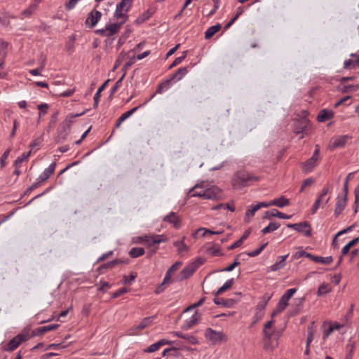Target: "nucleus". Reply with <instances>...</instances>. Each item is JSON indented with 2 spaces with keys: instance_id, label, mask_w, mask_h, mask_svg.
Instances as JSON below:
<instances>
[{
  "instance_id": "10",
  "label": "nucleus",
  "mask_w": 359,
  "mask_h": 359,
  "mask_svg": "<svg viewBox=\"0 0 359 359\" xmlns=\"http://www.w3.org/2000/svg\"><path fill=\"white\" fill-rule=\"evenodd\" d=\"M297 292L296 288L288 289L280 298L277 305L278 311H283L288 305V302L292 295Z\"/></svg>"
},
{
  "instance_id": "17",
  "label": "nucleus",
  "mask_w": 359,
  "mask_h": 359,
  "mask_svg": "<svg viewBox=\"0 0 359 359\" xmlns=\"http://www.w3.org/2000/svg\"><path fill=\"white\" fill-rule=\"evenodd\" d=\"M196 271V267L191 264L187 265L180 273L177 276L178 280H183L189 278Z\"/></svg>"
},
{
  "instance_id": "18",
  "label": "nucleus",
  "mask_w": 359,
  "mask_h": 359,
  "mask_svg": "<svg viewBox=\"0 0 359 359\" xmlns=\"http://www.w3.org/2000/svg\"><path fill=\"white\" fill-rule=\"evenodd\" d=\"M59 327V324H52L42 327H39L33 330L32 336H41L44 334L46 332L57 330Z\"/></svg>"
},
{
  "instance_id": "43",
  "label": "nucleus",
  "mask_w": 359,
  "mask_h": 359,
  "mask_svg": "<svg viewBox=\"0 0 359 359\" xmlns=\"http://www.w3.org/2000/svg\"><path fill=\"white\" fill-rule=\"evenodd\" d=\"M154 317L144 318L140 323L135 327V330H142L152 323Z\"/></svg>"
},
{
  "instance_id": "16",
  "label": "nucleus",
  "mask_w": 359,
  "mask_h": 359,
  "mask_svg": "<svg viewBox=\"0 0 359 359\" xmlns=\"http://www.w3.org/2000/svg\"><path fill=\"white\" fill-rule=\"evenodd\" d=\"M163 222H168L172 224L176 229H179L182 225V220L174 212H170L163 218Z\"/></svg>"
},
{
  "instance_id": "30",
  "label": "nucleus",
  "mask_w": 359,
  "mask_h": 359,
  "mask_svg": "<svg viewBox=\"0 0 359 359\" xmlns=\"http://www.w3.org/2000/svg\"><path fill=\"white\" fill-rule=\"evenodd\" d=\"M288 256H289V254L278 257L279 260L276 261L271 266V271H276L278 270L283 269L285 266V260Z\"/></svg>"
},
{
  "instance_id": "8",
  "label": "nucleus",
  "mask_w": 359,
  "mask_h": 359,
  "mask_svg": "<svg viewBox=\"0 0 359 359\" xmlns=\"http://www.w3.org/2000/svg\"><path fill=\"white\" fill-rule=\"evenodd\" d=\"M287 226L290 229H292L298 232L303 233L306 237L311 236V227L308 222H303L295 224H287Z\"/></svg>"
},
{
  "instance_id": "6",
  "label": "nucleus",
  "mask_w": 359,
  "mask_h": 359,
  "mask_svg": "<svg viewBox=\"0 0 359 359\" xmlns=\"http://www.w3.org/2000/svg\"><path fill=\"white\" fill-rule=\"evenodd\" d=\"M132 4V0H121L117 5L114 16L116 19H121L125 22L128 20V15L126 13L129 10Z\"/></svg>"
},
{
  "instance_id": "11",
  "label": "nucleus",
  "mask_w": 359,
  "mask_h": 359,
  "mask_svg": "<svg viewBox=\"0 0 359 359\" xmlns=\"http://www.w3.org/2000/svg\"><path fill=\"white\" fill-rule=\"evenodd\" d=\"M351 139V136L348 135H343L334 137L330 140V147L331 149L337 148H343L345 147L346 142Z\"/></svg>"
},
{
  "instance_id": "46",
  "label": "nucleus",
  "mask_w": 359,
  "mask_h": 359,
  "mask_svg": "<svg viewBox=\"0 0 359 359\" xmlns=\"http://www.w3.org/2000/svg\"><path fill=\"white\" fill-rule=\"evenodd\" d=\"M144 254V249L142 248H133L129 251V255L133 258H137Z\"/></svg>"
},
{
  "instance_id": "56",
  "label": "nucleus",
  "mask_w": 359,
  "mask_h": 359,
  "mask_svg": "<svg viewBox=\"0 0 359 359\" xmlns=\"http://www.w3.org/2000/svg\"><path fill=\"white\" fill-rule=\"evenodd\" d=\"M125 76V74H123V76L116 82L115 85L112 87L111 89V95H113L115 93L117 90L122 85V81Z\"/></svg>"
},
{
  "instance_id": "20",
  "label": "nucleus",
  "mask_w": 359,
  "mask_h": 359,
  "mask_svg": "<svg viewBox=\"0 0 359 359\" xmlns=\"http://www.w3.org/2000/svg\"><path fill=\"white\" fill-rule=\"evenodd\" d=\"M272 217H278L280 219H288L292 215L284 214L276 209H272L271 211H266L263 216L264 219H271Z\"/></svg>"
},
{
  "instance_id": "37",
  "label": "nucleus",
  "mask_w": 359,
  "mask_h": 359,
  "mask_svg": "<svg viewBox=\"0 0 359 359\" xmlns=\"http://www.w3.org/2000/svg\"><path fill=\"white\" fill-rule=\"evenodd\" d=\"M40 2L41 0H34V2L33 4H32L27 9L22 11V15L25 17L30 16L36 11Z\"/></svg>"
},
{
  "instance_id": "29",
  "label": "nucleus",
  "mask_w": 359,
  "mask_h": 359,
  "mask_svg": "<svg viewBox=\"0 0 359 359\" xmlns=\"http://www.w3.org/2000/svg\"><path fill=\"white\" fill-rule=\"evenodd\" d=\"M213 302L217 305H221L225 307L230 308L235 304V301L232 299H224L221 297H215Z\"/></svg>"
},
{
  "instance_id": "27",
  "label": "nucleus",
  "mask_w": 359,
  "mask_h": 359,
  "mask_svg": "<svg viewBox=\"0 0 359 359\" xmlns=\"http://www.w3.org/2000/svg\"><path fill=\"white\" fill-rule=\"evenodd\" d=\"M182 263L181 262H176L174 263L166 271L165 276L164 277V282H170L172 275L179 269V268L182 266Z\"/></svg>"
},
{
  "instance_id": "19",
  "label": "nucleus",
  "mask_w": 359,
  "mask_h": 359,
  "mask_svg": "<svg viewBox=\"0 0 359 359\" xmlns=\"http://www.w3.org/2000/svg\"><path fill=\"white\" fill-rule=\"evenodd\" d=\"M351 57L346 60L344 62V68L346 69H352L359 67V55L357 54H351Z\"/></svg>"
},
{
  "instance_id": "60",
  "label": "nucleus",
  "mask_w": 359,
  "mask_h": 359,
  "mask_svg": "<svg viewBox=\"0 0 359 359\" xmlns=\"http://www.w3.org/2000/svg\"><path fill=\"white\" fill-rule=\"evenodd\" d=\"M111 285L109 283L105 281L100 282V287L98 288L99 291H102V292H106L109 288H110Z\"/></svg>"
},
{
  "instance_id": "3",
  "label": "nucleus",
  "mask_w": 359,
  "mask_h": 359,
  "mask_svg": "<svg viewBox=\"0 0 359 359\" xmlns=\"http://www.w3.org/2000/svg\"><path fill=\"white\" fill-rule=\"evenodd\" d=\"M140 239L144 243L147 248H151L149 256H151L156 252L158 249V244L168 241L167 236L163 234L145 235L140 237Z\"/></svg>"
},
{
  "instance_id": "47",
  "label": "nucleus",
  "mask_w": 359,
  "mask_h": 359,
  "mask_svg": "<svg viewBox=\"0 0 359 359\" xmlns=\"http://www.w3.org/2000/svg\"><path fill=\"white\" fill-rule=\"evenodd\" d=\"M242 254H238L236 256L233 262L229 266H228L226 268L220 269L219 271H227L230 272L233 271L236 266L241 264V262L238 261V258L240 256H241Z\"/></svg>"
},
{
  "instance_id": "24",
  "label": "nucleus",
  "mask_w": 359,
  "mask_h": 359,
  "mask_svg": "<svg viewBox=\"0 0 359 359\" xmlns=\"http://www.w3.org/2000/svg\"><path fill=\"white\" fill-rule=\"evenodd\" d=\"M126 263L127 262L126 261L116 259L113 261H111V262H109L102 264L101 266H100L97 268V271L100 273H102L105 271V270H107L108 269H112L114 267V266H116L117 264H126Z\"/></svg>"
},
{
  "instance_id": "31",
  "label": "nucleus",
  "mask_w": 359,
  "mask_h": 359,
  "mask_svg": "<svg viewBox=\"0 0 359 359\" xmlns=\"http://www.w3.org/2000/svg\"><path fill=\"white\" fill-rule=\"evenodd\" d=\"M142 105H139L133 108L132 109L123 113L117 120V123H116V128H119L121 123L124 121L126 118L133 115Z\"/></svg>"
},
{
  "instance_id": "42",
  "label": "nucleus",
  "mask_w": 359,
  "mask_h": 359,
  "mask_svg": "<svg viewBox=\"0 0 359 359\" xmlns=\"http://www.w3.org/2000/svg\"><path fill=\"white\" fill-rule=\"evenodd\" d=\"M31 151L24 152L20 156H18L14 161V166L15 168H20L24 161L28 160Z\"/></svg>"
},
{
  "instance_id": "28",
  "label": "nucleus",
  "mask_w": 359,
  "mask_h": 359,
  "mask_svg": "<svg viewBox=\"0 0 359 359\" xmlns=\"http://www.w3.org/2000/svg\"><path fill=\"white\" fill-rule=\"evenodd\" d=\"M184 238L183 237L182 240L173 242V245L177 248V252L181 256L189 250V247L184 242Z\"/></svg>"
},
{
  "instance_id": "48",
  "label": "nucleus",
  "mask_w": 359,
  "mask_h": 359,
  "mask_svg": "<svg viewBox=\"0 0 359 359\" xmlns=\"http://www.w3.org/2000/svg\"><path fill=\"white\" fill-rule=\"evenodd\" d=\"M359 89V84L357 85H346L344 86L341 89V92L343 93L355 92Z\"/></svg>"
},
{
  "instance_id": "57",
  "label": "nucleus",
  "mask_w": 359,
  "mask_h": 359,
  "mask_svg": "<svg viewBox=\"0 0 359 359\" xmlns=\"http://www.w3.org/2000/svg\"><path fill=\"white\" fill-rule=\"evenodd\" d=\"M37 107L39 110V117L47 114L48 105L46 103L40 104Z\"/></svg>"
},
{
  "instance_id": "36",
  "label": "nucleus",
  "mask_w": 359,
  "mask_h": 359,
  "mask_svg": "<svg viewBox=\"0 0 359 359\" xmlns=\"http://www.w3.org/2000/svg\"><path fill=\"white\" fill-rule=\"evenodd\" d=\"M60 133L61 138L62 140H65L67 137V136L68 135V134L69 133L71 126L67 123H66V122L65 121H63L60 125Z\"/></svg>"
},
{
  "instance_id": "45",
  "label": "nucleus",
  "mask_w": 359,
  "mask_h": 359,
  "mask_svg": "<svg viewBox=\"0 0 359 359\" xmlns=\"http://www.w3.org/2000/svg\"><path fill=\"white\" fill-rule=\"evenodd\" d=\"M280 224L278 222H271L269 224L262 230V234H267L274 231L280 227Z\"/></svg>"
},
{
  "instance_id": "4",
  "label": "nucleus",
  "mask_w": 359,
  "mask_h": 359,
  "mask_svg": "<svg viewBox=\"0 0 359 359\" xmlns=\"http://www.w3.org/2000/svg\"><path fill=\"white\" fill-rule=\"evenodd\" d=\"M125 23L124 21H120L115 23H107L104 28L98 29L95 31V33L101 36L110 37L116 34L122 25Z\"/></svg>"
},
{
  "instance_id": "7",
  "label": "nucleus",
  "mask_w": 359,
  "mask_h": 359,
  "mask_svg": "<svg viewBox=\"0 0 359 359\" xmlns=\"http://www.w3.org/2000/svg\"><path fill=\"white\" fill-rule=\"evenodd\" d=\"M29 339L27 334H18L11 339L4 346L3 350L8 352H11L15 350L23 341Z\"/></svg>"
},
{
  "instance_id": "15",
  "label": "nucleus",
  "mask_w": 359,
  "mask_h": 359,
  "mask_svg": "<svg viewBox=\"0 0 359 359\" xmlns=\"http://www.w3.org/2000/svg\"><path fill=\"white\" fill-rule=\"evenodd\" d=\"M201 315L196 311L192 315V316L186 320L184 324L182 326V329L184 330H188L191 329L194 325H197L198 322L201 320Z\"/></svg>"
},
{
  "instance_id": "59",
  "label": "nucleus",
  "mask_w": 359,
  "mask_h": 359,
  "mask_svg": "<svg viewBox=\"0 0 359 359\" xmlns=\"http://www.w3.org/2000/svg\"><path fill=\"white\" fill-rule=\"evenodd\" d=\"M128 290L126 287H121L111 294V298H113V299L118 298V297L121 296L122 294L128 292Z\"/></svg>"
},
{
  "instance_id": "32",
  "label": "nucleus",
  "mask_w": 359,
  "mask_h": 359,
  "mask_svg": "<svg viewBox=\"0 0 359 359\" xmlns=\"http://www.w3.org/2000/svg\"><path fill=\"white\" fill-rule=\"evenodd\" d=\"M188 73V69L187 67H180L173 74L171 75V77L169 80H176L180 81Z\"/></svg>"
},
{
  "instance_id": "53",
  "label": "nucleus",
  "mask_w": 359,
  "mask_h": 359,
  "mask_svg": "<svg viewBox=\"0 0 359 359\" xmlns=\"http://www.w3.org/2000/svg\"><path fill=\"white\" fill-rule=\"evenodd\" d=\"M187 51H184L182 56L175 58V60L172 62V63L170 65L169 69H172V67L177 66L180 64L187 57Z\"/></svg>"
},
{
  "instance_id": "23",
  "label": "nucleus",
  "mask_w": 359,
  "mask_h": 359,
  "mask_svg": "<svg viewBox=\"0 0 359 359\" xmlns=\"http://www.w3.org/2000/svg\"><path fill=\"white\" fill-rule=\"evenodd\" d=\"M126 263L127 262L126 261L116 259L113 261H111V262H109L102 264L101 266H100L97 268V271L100 273H102L105 271V270H107L108 269H112L114 267V266H116L117 264H126Z\"/></svg>"
},
{
  "instance_id": "61",
  "label": "nucleus",
  "mask_w": 359,
  "mask_h": 359,
  "mask_svg": "<svg viewBox=\"0 0 359 359\" xmlns=\"http://www.w3.org/2000/svg\"><path fill=\"white\" fill-rule=\"evenodd\" d=\"M170 282H164V280H163V282L161 283V284H160L155 290V293L158 294H161V292H163L165 287H166V285H168Z\"/></svg>"
},
{
  "instance_id": "35",
  "label": "nucleus",
  "mask_w": 359,
  "mask_h": 359,
  "mask_svg": "<svg viewBox=\"0 0 359 359\" xmlns=\"http://www.w3.org/2000/svg\"><path fill=\"white\" fill-rule=\"evenodd\" d=\"M258 210H259V206L257 204L250 205L248 208V209L247 210V211L245 212V222L248 223L250 220V218L255 215V212Z\"/></svg>"
},
{
  "instance_id": "34",
  "label": "nucleus",
  "mask_w": 359,
  "mask_h": 359,
  "mask_svg": "<svg viewBox=\"0 0 359 359\" xmlns=\"http://www.w3.org/2000/svg\"><path fill=\"white\" fill-rule=\"evenodd\" d=\"M221 25L217 24L215 25L210 27L205 32V39H211L217 32L221 29Z\"/></svg>"
},
{
  "instance_id": "50",
  "label": "nucleus",
  "mask_w": 359,
  "mask_h": 359,
  "mask_svg": "<svg viewBox=\"0 0 359 359\" xmlns=\"http://www.w3.org/2000/svg\"><path fill=\"white\" fill-rule=\"evenodd\" d=\"M330 287L328 284L323 283L321 284L318 290L317 294L318 296H323L327 294L330 291Z\"/></svg>"
},
{
  "instance_id": "33",
  "label": "nucleus",
  "mask_w": 359,
  "mask_h": 359,
  "mask_svg": "<svg viewBox=\"0 0 359 359\" xmlns=\"http://www.w3.org/2000/svg\"><path fill=\"white\" fill-rule=\"evenodd\" d=\"M271 204L278 208H284L290 205V201L285 196H282L278 198H275L271 201Z\"/></svg>"
},
{
  "instance_id": "38",
  "label": "nucleus",
  "mask_w": 359,
  "mask_h": 359,
  "mask_svg": "<svg viewBox=\"0 0 359 359\" xmlns=\"http://www.w3.org/2000/svg\"><path fill=\"white\" fill-rule=\"evenodd\" d=\"M170 80H166L165 83H161L158 85L157 88L156 90V92L153 93L149 99L146 100L144 104H147L148 102H149L151 99L154 97L156 94H161L163 93L164 88H167V85L170 83Z\"/></svg>"
},
{
  "instance_id": "51",
  "label": "nucleus",
  "mask_w": 359,
  "mask_h": 359,
  "mask_svg": "<svg viewBox=\"0 0 359 359\" xmlns=\"http://www.w3.org/2000/svg\"><path fill=\"white\" fill-rule=\"evenodd\" d=\"M11 151V148H8L6 149L4 153L2 154V156L0 158V167L1 168H4L6 165V159L8 158L10 153Z\"/></svg>"
},
{
  "instance_id": "22",
  "label": "nucleus",
  "mask_w": 359,
  "mask_h": 359,
  "mask_svg": "<svg viewBox=\"0 0 359 359\" xmlns=\"http://www.w3.org/2000/svg\"><path fill=\"white\" fill-rule=\"evenodd\" d=\"M347 203V198H341L339 196L337 198L336 207L334 210V217H338L344 210Z\"/></svg>"
},
{
  "instance_id": "62",
  "label": "nucleus",
  "mask_w": 359,
  "mask_h": 359,
  "mask_svg": "<svg viewBox=\"0 0 359 359\" xmlns=\"http://www.w3.org/2000/svg\"><path fill=\"white\" fill-rule=\"evenodd\" d=\"M151 16V13H149V11H147L144 13L141 16H140L137 20V23H141L145 21L146 20L149 19Z\"/></svg>"
},
{
  "instance_id": "40",
  "label": "nucleus",
  "mask_w": 359,
  "mask_h": 359,
  "mask_svg": "<svg viewBox=\"0 0 359 359\" xmlns=\"http://www.w3.org/2000/svg\"><path fill=\"white\" fill-rule=\"evenodd\" d=\"M109 79H107L101 86H100L97 89V93L95 94L93 100H94V108H96L98 105V102L100 97L101 90H104V89L107 86L109 82Z\"/></svg>"
},
{
  "instance_id": "39",
  "label": "nucleus",
  "mask_w": 359,
  "mask_h": 359,
  "mask_svg": "<svg viewBox=\"0 0 359 359\" xmlns=\"http://www.w3.org/2000/svg\"><path fill=\"white\" fill-rule=\"evenodd\" d=\"M314 322H312L307 328V339H306V345L310 346L311 343L313 340L314 333H315V327H314Z\"/></svg>"
},
{
  "instance_id": "55",
  "label": "nucleus",
  "mask_w": 359,
  "mask_h": 359,
  "mask_svg": "<svg viewBox=\"0 0 359 359\" xmlns=\"http://www.w3.org/2000/svg\"><path fill=\"white\" fill-rule=\"evenodd\" d=\"M184 339L187 340L191 344H198L199 343L198 339L194 335L184 334Z\"/></svg>"
},
{
  "instance_id": "63",
  "label": "nucleus",
  "mask_w": 359,
  "mask_h": 359,
  "mask_svg": "<svg viewBox=\"0 0 359 359\" xmlns=\"http://www.w3.org/2000/svg\"><path fill=\"white\" fill-rule=\"evenodd\" d=\"M205 262V259L203 257H198L194 262H191V265L195 266L196 270Z\"/></svg>"
},
{
  "instance_id": "26",
  "label": "nucleus",
  "mask_w": 359,
  "mask_h": 359,
  "mask_svg": "<svg viewBox=\"0 0 359 359\" xmlns=\"http://www.w3.org/2000/svg\"><path fill=\"white\" fill-rule=\"evenodd\" d=\"M272 297V294L269 293H265L262 295L261 298V301L257 304L256 306V310L257 311V313L259 312H261L264 311L269 302V301L271 299Z\"/></svg>"
},
{
  "instance_id": "1",
  "label": "nucleus",
  "mask_w": 359,
  "mask_h": 359,
  "mask_svg": "<svg viewBox=\"0 0 359 359\" xmlns=\"http://www.w3.org/2000/svg\"><path fill=\"white\" fill-rule=\"evenodd\" d=\"M259 180L260 177L258 176H255L245 170H238L233 175L232 186L236 189H241Z\"/></svg>"
},
{
  "instance_id": "64",
  "label": "nucleus",
  "mask_w": 359,
  "mask_h": 359,
  "mask_svg": "<svg viewBox=\"0 0 359 359\" xmlns=\"http://www.w3.org/2000/svg\"><path fill=\"white\" fill-rule=\"evenodd\" d=\"M79 0H69L65 4V9L69 11L72 9Z\"/></svg>"
},
{
  "instance_id": "21",
  "label": "nucleus",
  "mask_w": 359,
  "mask_h": 359,
  "mask_svg": "<svg viewBox=\"0 0 359 359\" xmlns=\"http://www.w3.org/2000/svg\"><path fill=\"white\" fill-rule=\"evenodd\" d=\"M56 167V163H52L47 168L44 170V171L39 175L38 180L40 182H45L50 177V176L54 173L55 169Z\"/></svg>"
},
{
  "instance_id": "12",
  "label": "nucleus",
  "mask_w": 359,
  "mask_h": 359,
  "mask_svg": "<svg viewBox=\"0 0 359 359\" xmlns=\"http://www.w3.org/2000/svg\"><path fill=\"white\" fill-rule=\"evenodd\" d=\"M309 126V120L306 118H302L294 122L293 131L296 135L303 134L304 133L306 134Z\"/></svg>"
},
{
  "instance_id": "13",
  "label": "nucleus",
  "mask_w": 359,
  "mask_h": 359,
  "mask_svg": "<svg viewBox=\"0 0 359 359\" xmlns=\"http://www.w3.org/2000/svg\"><path fill=\"white\" fill-rule=\"evenodd\" d=\"M102 17V13L97 10H93L88 15L85 24L86 27H94Z\"/></svg>"
},
{
  "instance_id": "14",
  "label": "nucleus",
  "mask_w": 359,
  "mask_h": 359,
  "mask_svg": "<svg viewBox=\"0 0 359 359\" xmlns=\"http://www.w3.org/2000/svg\"><path fill=\"white\" fill-rule=\"evenodd\" d=\"M331 186H325L323 187V189L321 190L319 196H318V198L316 200V201L314 202L313 206H312V209H311V212H312V214H315L317 210H318V208H320V203L323 201V197H325L329 192L331 191Z\"/></svg>"
},
{
  "instance_id": "9",
  "label": "nucleus",
  "mask_w": 359,
  "mask_h": 359,
  "mask_svg": "<svg viewBox=\"0 0 359 359\" xmlns=\"http://www.w3.org/2000/svg\"><path fill=\"white\" fill-rule=\"evenodd\" d=\"M205 337L209 339L212 344H218L225 339V335L222 332H217L210 327L205 331Z\"/></svg>"
},
{
  "instance_id": "44",
  "label": "nucleus",
  "mask_w": 359,
  "mask_h": 359,
  "mask_svg": "<svg viewBox=\"0 0 359 359\" xmlns=\"http://www.w3.org/2000/svg\"><path fill=\"white\" fill-rule=\"evenodd\" d=\"M5 64V53H0V79H5L7 76V72L4 71Z\"/></svg>"
},
{
  "instance_id": "49",
  "label": "nucleus",
  "mask_w": 359,
  "mask_h": 359,
  "mask_svg": "<svg viewBox=\"0 0 359 359\" xmlns=\"http://www.w3.org/2000/svg\"><path fill=\"white\" fill-rule=\"evenodd\" d=\"M316 263H320L323 264H330L333 262V258L332 256L323 257L320 256H316L315 261Z\"/></svg>"
},
{
  "instance_id": "5",
  "label": "nucleus",
  "mask_w": 359,
  "mask_h": 359,
  "mask_svg": "<svg viewBox=\"0 0 359 359\" xmlns=\"http://www.w3.org/2000/svg\"><path fill=\"white\" fill-rule=\"evenodd\" d=\"M320 160V146L316 144L313 155L302 163V171L305 173L311 172L318 164Z\"/></svg>"
},
{
  "instance_id": "41",
  "label": "nucleus",
  "mask_w": 359,
  "mask_h": 359,
  "mask_svg": "<svg viewBox=\"0 0 359 359\" xmlns=\"http://www.w3.org/2000/svg\"><path fill=\"white\" fill-rule=\"evenodd\" d=\"M233 284V278H231L225 282V283L220 287L217 292L215 293V296L222 294L226 290L230 289Z\"/></svg>"
},
{
  "instance_id": "58",
  "label": "nucleus",
  "mask_w": 359,
  "mask_h": 359,
  "mask_svg": "<svg viewBox=\"0 0 359 359\" xmlns=\"http://www.w3.org/2000/svg\"><path fill=\"white\" fill-rule=\"evenodd\" d=\"M160 344L157 342L150 345L148 348H147L146 349H144V352L146 353H153V352H155L157 350H158L160 348Z\"/></svg>"
},
{
  "instance_id": "54",
  "label": "nucleus",
  "mask_w": 359,
  "mask_h": 359,
  "mask_svg": "<svg viewBox=\"0 0 359 359\" xmlns=\"http://www.w3.org/2000/svg\"><path fill=\"white\" fill-rule=\"evenodd\" d=\"M135 273H131L129 276H123V283L126 285H130L135 280Z\"/></svg>"
},
{
  "instance_id": "25",
  "label": "nucleus",
  "mask_w": 359,
  "mask_h": 359,
  "mask_svg": "<svg viewBox=\"0 0 359 359\" xmlns=\"http://www.w3.org/2000/svg\"><path fill=\"white\" fill-rule=\"evenodd\" d=\"M334 113L331 109H323L319 111L317 119L319 122H325L334 117Z\"/></svg>"
},
{
  "instance_id": "2",
  "label": "nucleus",
  "mask_w": 359,
  "mask_h": 359,
  "mask_svg": "<svg viewBox=\"0 0 359 359\" xmlns=\"http://www.w3.org/2000/svg\"><path fill=\"white\" fill-rule=\"evenodd\" d=\"M198 187L199 186L196 184L189 190V194L190 197H198L203 199L211 200H217L221 197L222 191L217 187L197 191Z\"/></svg>"
},
{
  "instance_id": "52",
  "label": "nucleus",
  "mask_w": 359,
  "mask_h": 359,
  "mask_svg": "<svg viewBox=\"0 0 359 359\" xmlns=\"http://www.w3.org/2000/svg\"><path fill=\"white\" fill-rule=\"evenodd\" d=\"M84 114H85V111H83L80 114H69V115H67L66 116V118L64 121L66 122V123H67L72 127V125L74 123V118L76 117L81 116L83 115Z\"/></svg>"
}]
</instances>
